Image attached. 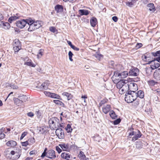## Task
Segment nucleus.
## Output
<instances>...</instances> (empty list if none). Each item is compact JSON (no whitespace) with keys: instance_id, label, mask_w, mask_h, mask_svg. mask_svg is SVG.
<instances>
[{"instance_id":"de8ad7c7","label":"nucleus","mask_w":160,"mask_h":160,"mask_svg":"<svg viewBox=\"0 0 160 160\" xmlns=\"http://www.w3.org/2000/svg\"><path fill=\"white\" fill-rule=\"evenodd\" d=\"M8 86L10 87L11 88H12L13 89H17L18 88V87L14 84H9Z\"/></svg>"},{"instance_id":"f03ea898","label":"nucleus","mask_w":160,"mask_h":160,"mask_svg":"<svg viewBox=\"0 0 160 160\" xmlns=\"http://www.w3.org/2000/svg\"><path fill=\"white\" fill-rule=\"evenodd\" d=\"M134 91H129L125 95V100L128 103L132 102L137 98L135 92Z\"/></svg>"},{"instance_id":"3c124183","label":"nucleus","mask_w":160,"mask_h":160,"mask_svg":"<svg viewBox=\"0 0 160 160\" xmlns=\"http://www.w3.org/2000/svg\"><path fill=\"white\" fill-rule=\"evenodd\" d=\"M142 58L143 61H147V60H148L149 59H148L149 58L148 57H147L146 55H144L142 57Z\"/></svg>"},{"instance_id":"5701e85b","label":"nucleus","mask_w":160,"mask_h":160,"mask_svg":"<svg viewBox=\"0 0 160 160\" xmlns=\"http://www.w3.org/2000/svg\"><path fill=\"white\" fill-rule=\"evenodd\" d=\"M128 132L129 134L128 137L130 138H131L133 135H134L135 133V132L133 131V128L132 127L129 128L128 129Z\"/></svg>"},{"instance_id":"c9c22d12","label":"nucleus","mask_w":160,"mask_h":160,"mask_svg":"<svg viewBox=\"0 0 160 160\" xmlns=\"http://www.w3.org/2000/svg\"><path fill=\"white\" fill-rule=\"evenodd\" d=\"M53 102L56 104L60 106H63L64 105V103L59 100H54Z\"/></svg>"},{"instance_id":"4d7b16f0","label":"nucleus","mask_w":160,"mask_h":160,"mask_svg":"<svg viewBox=\"0 0 160 160\" xmlns=\"http://www.w3.org/2000/svg\"><path fill=\"white\" fill-rule=\"evenodd\" d=\"M28 141L31 142V143L32 144H33L35 142V140L34 138L29 139Z\"/></svg>"},{"instance_id":"39448f33","label":"nucleus","mask_w":160,"mask_h":160,"mask_svg":"<svg viewBox=\"0 0 160 160\" xmlns=\"http://www.w3.org/2000/svg\"><path fill=\"white\" fill-rule=\"evenodd\" d=\"M13 46V48L15 52H18L21 48L20 42L18 39H16L14 41Z\"/></svg>"},{"instance_id":"f257e3e1","label":"nucleus","mask_w":160,"mask_h":160,"mask_svg":"<svg viewBox=\"0 0 160 160\" xmlns=\"http://www.w3.org/2000/svg\"><path fill=\"white\" fill-rule=\"evenodd\" d=\"M28 24L29 26L28 28V31L29 32L32 31L35 29H38L41 27L42 22L41 21H37L36 22L31 18L28 19L27 20Z\"/></svg>"},{"instance_id":"864d4df0","label":"nucleus","mask_w":160,"mask_h":160,"mask_svg":"<svg viewBox=\"0 0 160 160\" xmlns=\"http://www.w3.org/2000/svg\"><path fill=\"white\" fill-rule=\"evenodd\" d=\"M29 144L28 141H26L22 142V145L23 146H27Z\"/></svg>"},{"instance_id":"bb28decb","label":"nucleus","mask_w":160,"mask_h":160,"mask_svg":"<svg viewBox=\"0 0 160 160\" xmlns=\"http://www.w3.org/2000/svg\"><path fill=\"white\" fill-rule=\"evenodd\" d=\"M80 15H87L89 13V11L88 10L85 9H80L78 11Z\"/></svg>"},{"instance_id":"c756f323","label":"nucleus","mask_w":160,"mask_h":160,"mask_svg":"<svg viewBox=\"0 0 160 160\" xmlns=\"http://www.w3.org/2000/svg\"><path fill=\"white\" fill-rule=\"evenodd\" d=\"M18 98L21 100L22 103L28 101V98L26 95H22L18 96Z\"/></svg>"},{"instance_id":"bf43d9fd","label":"nucleus","mask_w":160,"mask_h":160,"mask_svg":"<svg viewBox=\"0 0 160 160\" xmlns=\"http://www.w3.org/2000/svg\"><path fill=\"white\" fill-rule=\"evenodd\" d=\"M155 82L153 81L152 80L149 82V84L151 86H153L155 85Z\"/></svg>"},{"instance_id":"1a4fd4ad","label":"nucleus","mask_w":160,"mask_h":160,"mask_svg":"<svg viewBox=\"0 0 160 160\" xmlns=\"http://www.w3.org/2000/svg\"><path fill=\"white\" fill-rule=\"evenodd\" d=\"M120 73L118 71L114 72L113 75L112 77V80L114 83H116L119 80L120 78Z\"/></svg>"},{"instance_id":"423d86ee","label":"nucleus","mask_w":160,"mask_h":160,"mask_svg":"<svg viewBox=\"0 0 160 160\" xmlns=\"http://www.w3.org/2000/svg\"><path fill=\"white\" fill-rule=\"evenodd\" d=\"M27 20H28V19H22L17 21L16 23L17 26L20 28H23L28 24Z\"/></svg>"},{"instance_id":"c03bdc74","label":"nucleus","mask_w":160,"mask_h":160,"mask_svg":"<svg viewBox=\"0 0 160 160\" xmlns=\"http://www.w3.org/2000/svg\"><path fill=\"white\" fill-rule=\"evenodd\" d=\"M5 136V134L3 133L2 129H0V139L3 138Z\"/></svg>"},{"instance_id":"5fc2aeb1","label":"nucleus","mask_w":160,"mask_h":160,"mask_svg":"<svg viewBox=\"0 0 160 160\" xmlns=\"http://www.w3.org/2000/svg\"><path fill=\"white\" fill-rule=\"evenodd\" d=\"M56 150L58 152V153H59L61 152L62 150L58 146H57L56 147Z\"/></svg>"},{"instance_id":"9b49d317","label":"nucleus","mask_w":160,"mask_h":160,"mask_svg":"<svg viewBox=\"0 0 160 160\" xmlns=\"http://www.w3.org/2000/svg\"><path fill=\"white\" fill-rule=\"evenodd\" d=\"M151 63V67L152 69H154L158 68L160 65V64H159L158 62H155V61H148V63Z\"/></svg>"},{"instance_id":"680f3d73","label":"nucleus","mask_w":160,"mask_h":160,"mask_svg":"<svg viewBox=\"0 0 160 160\" xmlns=\"http://www.w3.org/2000/svg\"><path fill=\"white\" fill-rule=\"evenodd\" d=\"M27 115L28 116L30 117H32L34 116V114L31 112H28L27 113Z\"/></svg>"},{"instance_id":"7c9ffc66","label":"nucleus","mask_w":160,"mask_h":160,"mask_svg":"<svg viewBox=\"0 0 160 160\" xmlns=\"http://www.w3.org/2000/svg\"><path fill=\"white\" fill-rule=\"evenodd\" d=\"M148 7L150 11L152 12H154L155 10V8L154 4L152 3H150L148 4Z\"/></svg>"},{"instance_id":"f3484780","label":"nucleus","mask_w":160,"mask_h":160,"mask_svg":"<svg viewBox=\"0 0 160 160\" xmlns=\"http://www.w3.org/2000/svg\"><path fill=\"white\" fill-rule=\"evenodd\" d=\"M153 56L154 57H158L156 58L155 59V60L158 62H160V50L157 51L156 52H153L152 53Z\"/></svg>"},{"instance_id":"09e8293b","label":"nucleus","mask_w":160,"mask_h":160,"mask_svg":"<svg viewBox=\"0 0 160 160\" xmlns=\"http://www.w3.org/2000/svg\"><path fill=\"white\" fill-rule=\"evenodd\" d=\"M73 55V53L71 51H70L69 52L68 56L69 57V59L71 61H73V59L72 58Z\"/></svg>"},{"instance_id":"a18cd8bd","label":"nucleus","mask_w":160,"mask_h":160,"mask_svg":"<svg viewBox=\"0 0 160 160\" xmlns=\"http://www.w3.org/2000/svg\"><path fill=\"white\" fill-rule=\"evenodd\" d=\"M49 29L50 31L53 33L57 32L58 31L57 29L54 27H50Z\"/></svg>"},{"instance_id":"412c9836","label":"nucleus","mask_w":160,"mask_h":160,"mask_svg":"<svg viewBox=\"0 0 160 160\" xmlns=\"http://www.w3.org/2000/svg\"><path fill=\"white\" fill-rule=\"evenodd\" d=\"M110 106L109 105H107L102 108V110L103 112L105 114H107L110 111Z\"/></svg>"},{"instance_id":"a211bd4d","label":"nucleus","mask_w":160,"mask_h":160,"mask_svg":"<svg viewBox=\"0 0 160 160\" xmlns=\"http://www.w3.org/2000/svg\"><path fill=\"white\" fill-rule=\"evenodd\" d=\"M136 3V0H129V1L126 2V5L130 7H132L135 5Z\"/></svg>"},{"instance_id":"ddd939ff","label":"nucleus","mask_w":160,"mask_h":160,"mask_svg":"<svg viewBox=\"0 0 160 160\" xmlns=\"http://www.w3.org/2000/svg\"><path fill=\"white\" fill-rule=\"evenodd\" d=\"M49 84V82L46 81L42 84L40 88H39L38 86H37V88L40 89L47 90L48 88Z\"/></svg>"},{"instance_id":"dca6fc26","label":"nucleus","mask_w":160,"mask_h":160,"mask_svg":"<svg viewBox=\"0 0 160 160\" xmlns=\"http://www.w3.org/2000/svg\"><path fill=\"white\" fill-rule=\"evenodd\" d=\"M153 76L157 80H160V68L156 70L153 74Z\"/></svg>"},{"instance_id":"6ab92c4d","label":"nucleus","mask_w":160,"mask_h":160,"mask_svg":"<svg viewBox=\"0 0 160 160\" xmlns=\"http://www.w3.org/2000/svg\"><path fill=\"white\" fill-rule=\"evenodd\" d=\"M61 156L62 158L67 160H69L71 157V155L70 154L65 152L62 153Z\"/></svg>"},{"instance_id":"8fccbe9b","label":"nucleus","mask_w":160,"mask_h":160,"mask_svg":"<svg viewBox=\"0 0 160 160\" xmlns=\"http://www.w3.org/2000/svg\"><path fill=\"white\" fill-rule=\"evenodd\" d=\"M121 122L120 119H118L113 121V123L114 125H117L119 124Z\"/></svg>"},{"instance_id":"b1692460","label":"nucleus","mask_w":160,"mask_h":160,"mask_svg":"<svg viewBox=\"0 0 160 160\" xmlns=\"http://www.w3.org/2000/svg\"><path fill=\"white\" fill-rule=\"evenodd\" d=\"M90 24L91 26L94 27L97 23V19L95 17H92L90 21Z\"/></svg>"},{"instance_id":"e433bc0d","label":"nucleus","mask_w":160,"mask_h":160,"mask_svg":"<svg viewBox=\"0 0 160 160\" xmlns=\"http://www.w3.org/2000/svg\"><path fill=\"white\" fill-rule=\"evenodd\" d=\"M109 115L113 119H115L117 117V115H116L115 112L113 111L110 112Z\"/></svg>"},{"instance_id":"f704fd0d","label":"nucleus","mask_w":160,"mask_h":160,"mask_svg":"<svg viewBox=\"0 0 160 160\" xmlns=\"http://www.w3.org/2000/svg\"><path fill=\"white\" fill-rule=\"evenodd\" d=\"M129 89L134 88L135 89H138V87L137 84L134 82L131 83L129 84Z\"/></svg>"},{"instance_id":"2eb2a0df","label":"nucleus","mask_w":160,"mask_h":160,"mask_svg":"<svg viewBox=\"0 0 160 160\" xmlns=\"http://www.w3.org/2000/svg\"><path fill=\"white\" fill-rule=\"evenodd\" d=\"M78 157L81 160H89V158H86L84 153L82 151H80L78 155Z\"/></svg>"},{"instance_id":"49530a36","label":"nucleus","mask_w":160,"mask_h":160,"mask_svg":"<svg viewBox=\"0 0 160 160\" xmlns=\"http://www.w3.org/2000/svg\"><path fill=\"white\" fill-rule=\"evenodd\" d=\"M36 114L38 117L39 119H40L42 118L41 113L39 110L36 112Z\"/></svg>"},{"instance_id":"052dcab7","label":"nucleus","mask_w":160,"mask_h":160,"mask_svg":"<svg viewBox=\"0 0 160 160\" xmlns=\"http://www.w3.org/2000/svg\"><path fill=\"white\" fill-rule=\"evenodd\" d=\"M112 20L115 22H117L118 20V18L116 16H113L112 17Z\"/></svg>"},{"instance_id":"a878e982","label":"nucleus","mask_w":160,"mask_h":160,"mask_svg":"<svg viewBox=\"0 0 160 160\" xmlns=\"http://www.w3.org/2000/svg\"><path fill=\"white\" fill-rule=\"evenodd\" d=\"M10 153L12 156H13L14 155H15V156L12 157V158L13 159H18L20 156V155L18 154V153L15 152L14 151H12L10 152Z\"/></svg>"},{"instance_id":"aec40b11","label":"nucleus","mask_w":160,"mask_h":160,"mask_svg":"<svg viewBox=\"0 0 160 160\" xmlns=\"http://www.w3.org/2000/svg\"><path fill=\"white\" fill-rule=\"evenodd\" d=\"M13 100L15 104L18 106H20L22 105V102L18 97V98H14Z\"/></svg>"},{"instance_id":"e2e57ef3","label":"nucleus","mask_w":160,"mask_h":160,"mask_svg":"<svg viewBox=\"0 0 160 160\" xmlns=\"http://www.w3.org/2000/svg\"><path fill=\"white\" fill-rule=\"evenodd\" d=\"M4 19V16L0 12V21L3 20Z\"/></svg>"},{"instance_id":"0e129e2a","label":"nucleus","mask_w":160,"mask_h":160,"mask_svg":"<svg viewBox=\"0 0 160 160\" xmlns=\"http://www.w3.org/2000/svg\"><path fill=\"white\" fill-rule=\"evenodd\" d=\"M27 134H28L27 132H24L22 133L21 136L22 137H25V136H26Z\"/></svg>"},{"instance_id":"58836bf2","label":"nucleus","mask_w":160,"mask_h":160,"mask_svg":"<svg viewBox=\"0 0 160 160\" xmlns=\"http://www.w3.org/2000/svg\"><path fill=\"white\" fill-rule=\"evenodd\" d=\"M122 88L123 89L124 91L126 92L129 89V85H128V84L127 83V82H126L124 84V85L122 87Z\"/></svg>"},{"instance_id":"a19ab883","label":"nucleus","mask_w":160,"mask_h":160,"mask_svg":"<svg viewBox=\"0 0 160 160\" xmlns=\"http://www.w3.org/2000/svg\"><path fill=\"white\" fill-rule=\"evenodd\" d=\"M65 129L68 133L72 131V129L70 124L67 125V127L65 128Z\"/></svg>"},{"instance_id":"c85d7f7f","label":"nucleus","mask_w":160,"mask_h":160,"mask_svg":"<svg viewBox=\"0 0 160 160\" xmlns=\"http://www.w3.org/2000/svg\"><path fill=\"white\" fill-rule=\"evenodd\" d=\"M137 98L138 97L140 98H142L144 97V93L141 90L138 91L137 92H135Z\"/></svg>"},{"instance_id":"4c0bfd02","label":"nucleus","mask_w":160,"mask_h":160,"mask_svg":"<svg viewBox=\"0 0 160 160\" xmlns=\"http://www.w3.org/2000/svg\"><path fill=\"white\" fill-rule=\"evenodd\" d=\"M44 50L41 49L39 50L38 54L37 55V58L39 59L41 58L43 54Z\"/></svg>"},{"instance_id":"20e7f679","label":"nucleus","mask_w":160,"mask_h":160,"mask_svg":"<svg viewBox=\"0 0 160 160\" xmlns=\"http://www.w3.org/2000/svg\"><path fill=\"white\" fill-rule=\"evenodd\" d=\"M48 123L52 129L55 130L56 128H59V120L56 117L50 118Z\"/></svg>"},{"instance_id":"4468645a","label":"nucleus","mask_w":160,"mask_h":160,"mask_svg":"<svg viewBox=\"0 0 160 160\" xmlns=\"http://www.w3.org/2000/svg\"><path fill=\"white\" fill-rule=\"evenodd\" d=\"M126 82H127V81L125 80H120L119 81H118L117 83V88L119 89L122 88L123 85H124V84Z\"/></svg>"},{"instance_id":"338daca9","label":"nucleus","mask_w":160,"mask_h":160,"mask_svg":"<svg viewBox=\"0 0 160 160\" xmlns=\"http://www.w3.org/2000/svg\"><path fill=\"white\" fill-rule=\"evenodd\" d=\"M67 43L71 47H72L73 45L72 44L71 42L69 41H67Z\"/></svg>"},{"instance_id":"7ed1b4c3","label":"nucleus","mask_w":160,"mask_h":160,"mask_svg":"<svg viewBox=\"0 0 160 160\" xmlns=\"http://www.w3.org/2000/svg\"><path fill=\"white\" fill-rule=\"evenodd\" d=\"M47 148H45L41 157L44 158L45 156L51 159H54L56 158L55 151L52 149L47 151Z\"/></svg>"},{"instance_id":"473e14b6","label":"nucleus","mask_w":160,"mask_h":160,"mask_svg":"<svg viewBox=\"0 0 160 160\" xmlns=\"http://www.w3.org/2000/svg\"><path fill=\"white\" fill-rule=\"evenodd\" d=\"M62 95L64 96H65L67 98L68 100H70L72 98V95L71 94L67 92H63Z\"/></svg>"},{"instance_id":"72a5a7b5","label":"nucleus","mask_w":160,"mask_h":160,"mask_svg":"<svg viewBox=\"0 0 160 160\" xmlns=\"http://www.w3.org/2000/svg\"><path fill=\"white\" fill-rule=\"evenodd\" d=\"M18 18L19 17L18 16H11L9 18L8 21L9 23H11L12 22L15 21L16 20L18 19Z\"/></svg>"},{"instance_id":"ea45409f","label":"nucleus","mask_w":160,"mask_h":160,"mask_svg":"<svg viewBox=\"0 0 160 160\" xmlns=\"http://www.w3.org/2000/svg\"><path fill=\"white\" fill-rule=\"evenodd\" d=\"M95 56L99 60H100L103 58V55L101 54H95Z\"/></svg>"},{"instance_id":"13d9d810","label":"nucleus","mask_w":160,"mask_h":160,"mask_svg":"<svg viewBox=\"0 0 160 160\" xmlns=\"http://www.w3.org/2000/svg\"><path fill=\"white\" fill-rule=\"evenodd\" d=\"M142 44L141 43H137L136 45V48L138 49V48H140V47H141L142 46Z\"/></svg>"},{"instance_id":"9d476101","label":"nucleus","mask_w":160,"mask_h":160,"mask_svg":"<svg viewBox=\"0 0 160 160\" xmlns=\"http://www.w3.org/2000/svg\"><path fill=\"white\" fill-rule=\"evenodd\" d=\"M139 74V70L137 68H133L129 71V76H136Z\"/></svg>"},{"instance_id":"f8f14e48","label":"nucleus","mask_w":160,"mask_h":160,"mask_svg":"<svg viewBox=\"0 0 160 160\" xmlns=\"http://www.w3.org/2000/svg\"><path fill=\"white\" fill-rule=\"evenodd\" d=\"M133 135L134 136L132 138V141H134L140 138L142 136V134L140 131L138 130L137 132H135L134 135Z\"/></svg>"},{"instance_id":"0eeeda50","label":"nucleus","mask_w":160,"mask_h":160,"mask_svg":"<svg viewBox=\"0 0 160 160\" xmlns=\"http://www.w3.org/2000/svg\"><path fill=\"white\" fill-rule=\"evenodd\" d=\"M44 93L47 96L52 98H56L61 100H62L61 97L55 93H51L47 91H44Z\"/></svg>"},{"instance_id":"6e6552de","label":"nucleus","mask_w":160,"mask_h":160,"mask_svg":"<svg viewBox=\"0 0 160 160\" xmlns=\"http://www.w3.org/2000/svg\"><path fill=\"white\" fill-rule=\"evenodd\" d=\"M56 135L60 139L63 138L64 137V134L63 130L61 128H57L55 131Z\"/></svg>"},{"instance_id":"603ef678","label":"nucleus","mask_w":160,"mask_h":160,"mask_svg":"<svg viewBox=\"0 0 160 160\" xmlns=\"http://www.w3.org/2000/svg\"><path fill=\"white\" fill-rule=\"evenodd\" d=\"M126 91H124L123 89H122V88H121L119 89V92L120 94H122L123 93H125Z\"/></svg>"},{"instance_id":"79ce46f5","label":"nucleus","mask_w":160,"mask_h":160,"mask_svg":"<svg viewBox=\"0 0 160 160\" xmlns=\"http://www.w3.org/2000/svg\"><path fill=\"white\" fill-rule=\"evenodd\" d=\"M10 25L8 22H4L2 28L5 29H8L10 28Z\"/></svg>"},{"instance_id":"6e6d98bb","label":"nucleus","mask_w":160,"mask_h":160,"mask_svg":"<svg viewBox=\"0 0 160 160\" xmlns=\"http://www.w3.org/2000/svg\"><path fill=\"white\" fill-rule=\"evenodd\" d=\"M71 48L74 50L76 51H78L79 50V48H78L76 47L75 46L73 45L72 46V47Z\"/></svg>"},{"instance_id":"4be33fe9","label":"nucleus","mask_w":160,"mask_h":160,"mask_svg":"<svg viewBox=\"0 0 160 160\" xmlns=\"http://www.w3.org/2000/svg\"><path fill=\"white\" fill-rule=\"evenodd\" d=\"M6 145L8 146L13 147L17 145V142L14 141H9L6 143Z\"/></svg>"},{"instance_id":"2f4dec72","label":"nucleus","mask_w":160,"mask_h":160,"mask_svg":"<svg viewBox=\"0 0 160 160\" xmlns=\"http://www.w3.org/2000/svg\"><path fill=\"white\" fill-rule=\"evenodd\" d=\"M120 78H125L128 76L129 74L127 71H124L120 73Z\"/></svg>"},{"instance_id":"cd10ccee","label":"nucleus","mask_w":160,"mask_h":160,"mask_svg":"<svg viewBox=\"0 0 160 160\" xmlns=\"http://www.w3.org/2000/svg\"><path fill=\"white\" fill-rule=\"evenodd\" d=\"M59 146L63 151H67L69 149V147L68 144H59Z\"/></svg>"},{"instance_id":"37998d69","label":"nucleus","mask_w":160,"mask_h":160,"mask_svg":"<svg viewBox=\"0 0 160 160\" xmlns=\"http://www.w3.org/2000/svg\"><path fill=\"white\" fill-rule=\"evenodd\" d=\"M24 64L32 67H35L36 66V65L34 64L31 62H25Z\"/></svg>"},{"instance_id":"393cba45","label":"nucleus","mask_w":160,"mask_h":160,"mask_svg":"<svg viewBox=\"0 0 160 160\" xmlns=\"http://www.w3.org/2000/svg\"><path fill=\"white\" fill-rule=\"evenodd\" d=\"M55 9L57 12H61L63 10V7L61 5H57L55 7Z\"/></svg>"},{"instance_id":"774afa93","label":"nucleus","mask_w":160,"mask_h":160,"mask_svg":"<svg viewBox=\"0 0 160 160\" xmlns=\"http://www.w3.org/2000/svg\"><path fill=\"white\" fill-rule=\"evenodd\" d=\"M64 124L62 123H61V124H60L59 123V128L60 127H61V128H64Z\"/></svg>"},{"instance_id":"69168bd1","label":"nucleus","mask_w":160,"mask_h":160,"mask_svg":"<svg viewBox=\"0 0 160 160\" xmlns=\"http://www.w3.org/2000/svg\"><path fill=\"white\" fill-rule=\"evenodd\" d=\"M5 22L3 21L0 22V26L2 28Z\"/></svg>"}]
</instances>
